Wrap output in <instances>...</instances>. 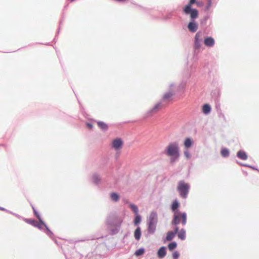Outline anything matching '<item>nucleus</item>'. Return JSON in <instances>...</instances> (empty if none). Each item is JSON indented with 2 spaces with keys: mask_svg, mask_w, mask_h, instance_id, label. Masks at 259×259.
<instances>
[{
  "mask_svg": "<svg viewBox=\"0 0 259 259\" xmlns=\"http://www.w3.org/2000/svg\"><path fill=\"white\" fill-rule=\"evenodd\" d=\"M166 154L170 157L171 162L176 161L180 156L178 144L176 143L169 144L166 148Z\"/></svg>",
  "mask_w": 259,
  "mask_h": 259,
  "instance_id": "obj_1",
  "label": "nucleus"
},
{
  "mask_svg": "<svg viewBox=\"0 0 259 259\" xmlns=\"http://www.w3.org/2000/svg\"><path fill=\"white\" fill-rule=\"evenodd\" d=\"M182 222L183 226L185 225L187 222V214L185 212H181L179 211H175L174 214V218L171 222L172 224L177 225Z\"/></svg>",
  "mask_w": 259,
  "mask_h": 259,
  "instance_id": "obj_2",
  "label": "nucleus"
},
{
  "mask_svg": "<svg viewBox=\"0 0 259 259\" xmlns=\"http://www.w3.org/2000/svg\"><path fill=\"white\" fill-rule=\"evenodd\" d=\"M196 0H190L189 3L184 8V12L185 14L190 15L191 19H194L198 17V12L196 9L191 8L192 5L196 3Z\"/></svg>",
  "mask_w": 259,
  "mask_h": 259,
  "instance_id": "obj_3",
  "label": "nucleus"
},
{
  "mask_svg": "<svg viewBox=\"0 0 259 259\" xmlns=\"http://www.w3.org/2000/svg\"><path fill=\"white\" fill-rule=\"evenodd\" d=\"M190 185L183 181H181L178 183L177 189L181 197L186 198L187 197Z\"/></svg>",
  "mask_w": 259,
  "mask_h": 259,
  "instance_id": "obj_4",
  "label": "nucleus"
},
{
  "mask_svg": "<svg viewBox=\"0 0 259 259\" xmlns=\"http://www.w3.org/2000/svg\"><path fill=\"white\" fill-rule=\"evenodd\" d=\"M123 144V141L120 138H116L112 142V148L115 150H119L122 148Z\"/></svg>",
  "mask_w": 259,
  "mask_h": 259,
  "instance_id": "obj_5",
  "label": "nucleus"
},
{
  "mask_svg": "<svg viewBox=\"0 0 259 259\" xmlns=\"http://www.w3.org/2000/svg\"><path fill=\"white\" fill-rule=\"evenodd\" d=\"M25 222L39 229H41L42 228V226L45 225L41 220L38 222L33 220L26 219L25 220Z\"/></svg>",
  "mask_w": 259,
  "mask_h": 259,
  "instance_id": "obj_6",
  "label": "nucleus"
},
{
  "mask_svg": "<svg viewBox=\"0 0 259 259\" xmlns=\"http://www.w3.org/2000/svg\"><path fill=\"white\" fill-rule=\"evenodd\" d=\"M179 231V228L178 227H176L175 228L174 231H169L167 233V235L165 238V240L166 241H171L175 236L176 234H177L178 231Z\"/></svg>",
  "mask_w": 259,
  "mask_h": 259,
  "instance_id": "obj_7",
  "label": "nucleus"
},
{
  "mask_svg": "<svg viewBox=\"0 0 259 259\" xmlns=\"http://www.w3.org/2000/svg\"><path fill=\"white\" fill-rule=\"evenodd\" d=\"M201 40L200 33H197L195 37V47L196 49H198L200 48Z\"/></svg>",
  "mask_w": 259,
  "mask_h": 259,
  "instance_id": "obj_8",
  "label": "nucleus"
},
{
  "mask_svg": "<svg viewBox=\"0 0 259 259\" xmlns=\"http://www.w3.org/2000/svg\"><path fill=\"white\" fill-rule=\"evenodd\" d=\"M156 228V221L154 218L151 219L149 223L148 230L150 233H153Z\"/></svg>",
  "mask_w": 259,
  "mask_h": 259,
  "instance_id": "obj_9",
  "label": "nucleus"
},
{
  "mask_svg": "<svg viewBox=\"0 0 259 259\" xmlns=\"http://www.w3.org/2000/svg\"><path fill=\"white\" fill-rule=\"evenodd\" d=\"M204 43L205 46L211 47L213 46L214 44V39L211 37H207L205 38L204 40Z\"/></svg>",
  "mask_w": 259,
  "mask_h": 259,
  "instance_id": "obj_10",
  "label": "nucleus"
},
{
  "mask_svg": "<svg viewBox=\"0 0 259 259\" xmlns=\"http://www.w3.org/2000/svg\"><path fill=\"white\" fill-rule=\"evenodd\" d=\"M188 28L190 31L195 32L198 29V26L194 22H190L188 25Z\"/></svg>",
  "mask_w": 259,
  "mask_h": 259,
  "instance_id": "obj_11",
  "label": "nucleus"
},
{
  "mask_svg": "<svg viewBox=\"0 0 259 259\" xmlns=\"http://www.w3.org/2000/svg\"><path fill=\"white\" fill-rule=\"evenodd\" d=\"M165 249H166V248L164 246H162L159 249L158 252H157V254H158V256L159 258H162L165 256V255H166Z\"/></svg>",
  "mask_w": 259,
  "mask_h": 259,
  "instance_id": "obj_12",
  "label": "nucleus"
},
{
  "mask_svg": "<svg viewBox=\"0 0 259 259\" xmlns=\"http://www.w3.org/2000/svg\"><path fill=\"white\" fill-rule=\"evenodd\" d=\"M237 156L242 160H246L247 159V155L246 153L243 151H239L237 152Z\"/></svg>",
  "mask_w": 259,
  "mask_h": 259,
  "instance_id": "obj_13",
  "label": "nucleus"
},
{
  "mask_svg": "<svg viewBox=\"0 0 259 259\" xmlns=\"http://www.w3.org/2000/svg\"><path fill=\"white\" fill-rule=\"evenodd\" d=\"M210 110L211 108L209 105L206 104L203 105L202 108V111L204 114H208L210 112Z\"/></svg>",
  "mask_w": 259,
  "mask_h": 259,
  "instance_id": "obj_14",
  "label": "nucleus"
},
{
  "mask_svg": "<svg viewBox=\"0 0 259 259\" xmlns=\"http://www.w3.org/2000/svg\"><path fill=\"white\" fill-rule=\"evenodd\" d=\"M141 235V232L140 227H138L134 233V237L135 239L137 240H139L140 239Z\"/></svg>",
  "mask_w": 259,
  "mask_h": 259,
  "instance_id": "obj_15",
  "label": "nucleus"
},
{
  "mask_svg": "<svg viewBox=\"0 0 259 259\" xmlns=\"http://www.w3.org/2000/svg\"><path fill=\"white\" fill-rule=\"evenodd\" d=\"M178 237L184 240L186 238V232L184 229H181L179 232L178 231Z\"/></svg>",
  "mask_w": 259,
  "mask_h": 259,
  "instance_id": "obj_16",
  "label": "nucleus"
},
{
  "mask_svg": "<svg viewBox=\"0 0 259 259\" xmlns=\"http://www.w3.org/2000/svg\"><path fill=\"white\" fill-rule=\"evenodd\" d=\"M193 142L190 138H187L184 141V146L186 148H190L192 145Z\"/></svg>",
  "mask_w": 259,
  "mask_h": 259,
  "instance_id": "obj_17",
  "label": "nucleus"
},
{
  "mask_svg": "<svg viewBox=\"0 0 259 259\" xmlns=\"http://www.w3.org/2000/svg\"><path fill=\"white\" fill-rule=\"evenodd\" d=\"M161 108V105L160 103L156 104L154 107L151 110V113H156L158 112Z\"/></svg>",
  "mask_w": 259,
  "mask_h": 259,
  "instance_id": "obj_18",
  "label": "nucleus"
},
{
  "mask_svg": "<svg viewBox=\"0 0 259 259\" xmlns=\"http://www.w3.org/2000/svg\"><path fill=\"white\" fill-rule=\"evenodd\" d=\"M97 124L100 128L104 130H107L108 128V125L104 122L102 121H99L97 122Z\"/></svg>",
  "mask_w": 259,
  "mask_h": 259,
  "instance_id": "obj_19",
  "label": "nucleus"
},
{
  "mask_svg": "<svg viewBox=\"0 0 259 259\" xmlns=\"http://www.w3.org/2000/svg\"><path fill=\"white\" fill-rule=\"evenodd\" d=\"M179 204L177 200L174 201L171 205V209L175 213V211H178L177 209L178 208Z\"/></svg>",
  "mask_w": 259,
  "mask_h": 259,
  "instance_id": "obj_20",
  "label": "nucleus"
},
{
  "mask_svg": "<svg viewBox=\"0 0 259 259\" xmlns=\"http://www.w3.org/2000/svg\"><path fill=\"white\" fill-rule=\"evenodd\" d=\"M221 153L222 156L223 157H227L229 156V151L226 148H224V149H222Z\"/></svg>",
  "mask_w": 259,
  "mask_h": 259,
  "instance_id": "obj_21",
  "label": "nucleus"
},
{
  "mask_svg": "<svg viewBox=\"0 0 259 259\" xmlns=\"http://www.w3.org/2000/svg\"><path fill=\"white\" fill-rule=\"evenodd\" d=\"M177 244L176 242H172L170 243H169L168 245V248L169 250L172 251L174 249H175L177 247Z\"/></svg>",
  "mask_w": 259,
  "mask_h": 259,
  "instance_id": "obj_22",
  "label": "nucleus"
},
{
  "mask_svg": "<svg viewBox=\"0 0 259 259\" xmlns=\"http://www.w3.org/2000/svg\"><path fill=\"white\" fill-rule=\"evenodd\" d=\"M131 208L132 210L134 211V212L135 213V214H137L138 212V207L133 204H131L130 205Z\"/></svg>",
  "mask_w": 259,
  "mask_h": 259,
  "instance_id": "obj_23",
  "label": "nucleus"
},
{
  "mask_svg": "<svg viewBox=\"0 0 259 259\" xmlns=\"http://www.w3.org/2000/svg\"><path fill=\"white\" fill-rule=\"evenodd\" d=\"M111 198L114 201H117L119 199V196L115 193L111 194Z\"/></svg>",
  "mask_w": 259,
  "mask_h": 259,
  "instance_id": "obj_24",
  "label": "nucleus"
},
{
  "mask_svg": "<svg viewBox=\"0 0 259 259\" xmlns=\"http://www.w3.org/2000/svg\"><path fill=\"white\" fill-rule=\"evenodd\" d=\"M144 253V249L143 248H140V249L137 250L135 252V254L137 256H140V255H142Z\"/></svg>",
  "mask_w": 259,
  "mask_h": 259,
  "instance_id": "obj_25",
  "label": "nucleus"
},
{
  "mask_svg": "<svg viewBox=\"0 0 259 259\" xmlns=\"http://www.w3.org/2000/svg\"><path fill=\"white\" fill-rule=\"evenodd\" d=\"M136 215V216L134 220V223L135 225H138L141 222V217L138 214Z\"/></svg>",
  "mask_w": 259,
  "mask_h": 259,
  "instance_id": "obj_26",
  "label": "nucleus"
},
{
  "mask_svg": "<svg viewBox=\"0 0 259 259\" xmlns=\"http://www.w3.org/2000/svg\"><path fill=\"white\" fill-rule=\"evenodd\" d=\"M172 96V94L170 92L166 93L163 97L164 99L167 100L170 98Z\"/></svg>",
  "mask_w": 259,
  "mask_h": 259,
  "instance_id": "obj_27",
  "label": "nucleus"
},
{
  "mask_svg": "<svg viewBox=\"0 0 259 259\" xmlns=\"http://www.w3.org/2000/svg\"><path fill=\"white\" fill-rule=\"evenodd\" d=\"M179 255H180L179 253L177 251H175L172 253V257L175 259L178 258L179 257Z\"/></svg>",
  "mask_w": 259,
  "mask_h": 259,
  "instance_id": "obj_28",
  "label": "nucleus"
},
{
  "mask_svg": "<svg viewBox=\"0 0 259 259\" xmlns=\"http://www.w3.org/2000/svg\"><path fill=\"white\" fill-rule=\"evenodd\" d=\"M184 155L187 158H190V154L188 150H186L184 151Z\"/></svg>",
  "mask_w": 259,
  "mask_h": 259,
  "instance_id": "obj_29",
  "label": "nucleus"
},
{
  "mask_svg": "<svg viewBox=\"0 0 259 259\" xmlns=\"http://www.w3.org/2000/svg\"><path fill=\"white\" fill-rule=\"evenodd\" d=\"M34 214L35 215V216L37 217V218L39 220V221H40L41 220V219H40V217L39 216V215L38 214V213L36 211V210H34Z\"/></svg>",
  "mask_w": 259,
  "mask_h": 259,
  "instance_id": "obj_30",
  "label": "nucleus"
},
{
  "mask_svg": "<svg viewBox=\"0 0 259 259\" xmlns=\"http://www.w3.org/2000/svg\"><path fill=\"white\" fill-rule=\"evenodd\" d=\"M196 4L197 6H201L203 5V3L202 2H197Z\"/></svg>",
  "mask_w": 259,
  "mask_h": 259,
  "instance_id": "obj_31",
  "label": "nucleus"
},
{
  "mask_svg": "<svg viewBox=\"0 0 259 259\" xmlns=\"http://www.w3.org/2000/svg\"><path fill=\"white\" fill-rule=\"evenodd\" d=\"M87 125H88V126L89 128H92V125L91 124H90V123H88V124H87Z\"/></svg>",
  "mask_w": 259,
  "mask_h": 259,
  "instance_id": "obj_32",
  "label": "nucleus"
},
{
  "mask_svg": "<svg viewBox=\"0 0 259 259\" xmlns=\"http://www.w3.org/2000/svg\"><path fill=\"white\" fill-rule=\"evenodd\" d=\"M4 208H0V210H4Z\"/></svg>",
  "mask_w": 259,
  "mask_h": 259,
  "instance_id": "obj_33",
  "label": "nucleus"
}]
</instances>
